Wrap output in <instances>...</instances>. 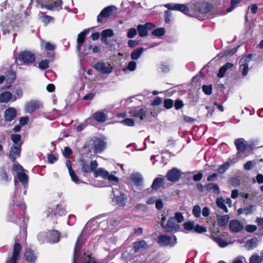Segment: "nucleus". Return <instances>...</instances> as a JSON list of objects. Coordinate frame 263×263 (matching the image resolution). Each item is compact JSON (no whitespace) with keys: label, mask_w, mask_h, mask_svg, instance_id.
Listing matches in <instances>:
<instances>
[{"label":"nucleus","mask_w":263,"mask_h":263,"mask_svg":"<svg viewBox=\"0 0 263 263\" xmlns=\"http://www.w3.org/2000/svg\"><path fill=\"white\" fill-rule=\"evenodd\" d=\"M137 33V30L135 28H130L128 30L127 36L128 38H133Z\"/></svg>","instance_id":"338daca9"},{"label":"nucleus","mask_w":263,"mask_h":263,"mask_svg":"<svg viewBox=\"0 0 263 263\" xmlns=\"http://www.w3.org/2000/svg\"><path fill=\"white\" fill-rule=\"evenodd\" d=\"M85 240V237L82 233L79 236L76 242L73 253V257L79 258L80 251L83 243Z\"/></svg>","instance_id":"dca6fc26"},{"label":"nucleus","mask_w":263,"mask_h":263,"mask_svg":"<svg viewBox=\"0 0 263 263\" xmlns=\"http://www.w3.org/2000/svg\"><path fill=\"white\" fill-rule=\"evenodd\" d=\"M37 238L39 241L41 243H44L46 241H47V232H41L37 235Z\"/></svg>","instance_id":"6e6d98bb"},{"label":"nucleus","mask_w":263,"mask_h":263,"mask_svg":"<svg viewBox=\"0 0 263 263\" xmlns=\"http://www.w3.org/2000/svg\"><path fill=\"white\" fill-rule=\"evenodd\" d=\"M116 173V172L113 171L111 174H108L107 179L111 182H118L119 181V178L115 176L114 174Z\"/></svg>","instance_id":"8fccbe9b"},{"label":"nucleus","mask_w":263,"mask_h":263,"mask_svg":"<svg viewBox=\"0 0 263 263\" xmlns=\"http://www.w3.org/2000/svg\"><path fill=\"white\" fill-rule=\"evenodd\" d=\"M229 227L230 230L234 233H238L243 228L242 224L237 220H232L230 221Z\"/></svg>","instance_id":"b1692460"},{"label":"nucleus","mask_w":263,"mask_h":263,"mask_svg":"<svg viewBox=\"0 0 263 263\" xmlns=\"http://www.w3.org/2000/svg\"><path fill=\"white\" fill-rule=\"evenodd\" d=\"M195 12L205 14L210 11V5L203 1H198L193 4L192 8Z\"/></svg>","instance_id":"6e6552de"},{"label":"nucleus","mask_w":263,"mask_h":263,"mask_svg":"<svg viewBox=\"0 0 263 263\" xmlns=\"http://www.w3.org/2000/svg\"><path fill=\"white\" fill-rule=\"evenodd\" d=\"M80 164L81 166L82 172L84 173H90L94 171L98 166V163L97 161L93 160L91 161L90 164L86 162V161L83 159H80L79 161Z\"/></svg>","instance_id":"1a4fd4ad"},{"label":"nucleus","mask_w":263,"mask_h":263,"mask_svg":"<svg viewBox=\"0 0 263 263\" xmlns=\"http://www.w3.org/2000/svg\"><path fill=\"white\" fill-rule=\"evenodd\" d=\"M16 78L15 73L12 70H9L7 71L6 76L5 77V80L8 86H7V88L10 86V85L12 83L14 82Z\"/></svg>","instance_id":"7c9ffc66"},{"label":"nucleus","mask_w":263,"mask_h":263,"mask_svg":"<svg viewBox=\"0 0 263 263\" xmlns=\"http://www.w3.org/2000/svg\"><path fill=\"white\" fill-rule=\"evenodd\" d=\"M158 242L161 246L173 247L177 243V238L175 235L170 236L166 234H161L158 237Z\"/></svg>","instance_id":"20e7f679"},{"label":"nucleus","mask_w":263,"mask_h":263,"mask_svg":"<svg viewBox=\"0 0 263 263\" xmlns=\"http://www.w3.org/2000/svg\"><path fill=\"white\" fill-rule=\"evenodd\" d=\"M173 101L170 99H165L164 101V106L166 109H170L173 106Z\"/></svg>","instance_id":"052dcab7"},{"label":"nucleus","mask_w":263,"mask_h":263,"mask_svg":"<svg viewBox=\"0 0 263 263\" xmlns=\"http://www.w3.org/2000/svg\"><path fill=\"white\" fill-rule=\"evenodd\" d=\"M18 181L17 180H15V191L14 193V196L13 197V199L12 200V203L10 205V210L11 211L9 213V220L15 222V220L13 219L11 216L12 215H14L17 213L16 209L19 207L22 209L23 212H24L26 210V205L25 203L22 201L21 198L18 197L20 202H18L17 196L18 195L19 193L21 192V190L19 189V186L18 185Z\"/></svg>","instance_id":"7ed1b4c3"},{"label":"nucleus","mask_w":263,"mask_h":263,"mask_svg":"<svg viewBox=\"0 0 263 263\" xmlns=\"http://www.w3.org/2000/svg\"><path fill=\"white\" fill-rule=\"evenodd\" d=\"M60 240V233L56 230L49 231L47 232V242L55 243Z\"/></svg>","instance_id":"f3484780"},{"label":"nucleus","mask_w":263,"mask_h":263,"mask_svg":"<svg viewBox=\"0 0 263 263\" xmlns=\"http://www.w3.org/2000/svg\"><path fill=\"white\" fill-rule=\"evenodd\" d=\"M24 256L27 263H35L37 257L31 249H27L25 252Z\"/></svg>","instance_id":"5701e85b"},{"label":"nucleus","mask_w":263,"mask_h":263,"mask_svg":"<svg viewBox=\"0 0 263 263\" xmlns=\"http://www.w3.org/2000/svg\"><path fill=\"white\" fill-rule=\"evenodd\" d=\"M261 258L257 255H253L250 258V263H261Z\"/></svg>","instance_id":"864d4df0"},{"label":"nucleus","mask_w":263,"mask_h":263,"mask_svg":"<svg viewBox=\"0 0 263 263\" xmlns=\"http://www.w3.org/2000/svg\"><path fill=\"white\" fill-rule=\"evenodd\" d=\"M94 68L98 71L103 74H108L112 72V68L110 66H106L103 62H98L94 66Z\"/></svg>","instance_id":"6ab92c4d"},{"label":"nucleus","mask_w":263,"mask_h":263,"mask_svg":"<svg viewBox=\"0 0 263 263\" xmlns=\"http://www.w3.org/2000/svg\"><path fill=\"white\" fill-rule=\"evenodd\" d=\"M147 243L144 240H141L139 241L135 242L133 244V247L135 252H138L141 249L146 248L147 247Z\"/></svg>","instance_id":"4c0bfd02"},{"label":"nucleus","mask_w":263,"mask_h":263,"mask_svg":"<svg viewBox=\"0 0 263 263\" xmlns=\"http://www.w3.org/2000/svg\"><path fill=\"white\" fill-rule=\"evenodd\" d=\"M251 59V55L249 54L243 57L239 61L240 69H242V75L243 77L247 76L249 70L248 62Z\"/></svg>","instance_id":"4468645a"},{"label":"nucleus","mask_w":263,"mask_h":263,"mask_svg":"<svg viewBox=\"0 0 263 263\" xmlns=\"http://www.w3.org/2000/svg\"><path fill=\"white\" fill-rule=\"evenodd\" d=\"M144 50V49L143 47H139L134 50L130 53L131 59L133 60H138L142 54Z\"/></svg>","instance_id":"c9c22d12"},{"label":"nucleus","mask_w":263,"mask_h":263,"mask_svg":"<svg viewBox=\"0 0 263 263\" xmlns=\"http://www.w3.org/2000/svg\"><path fill=\"white\" fill-rule=\"evenodd\" d=\"M152 34L156 36H161L165 33V30L162 28H159L154 29L152 31Z\"/></svg>","instance_id":"09e8293b"},{"label":"nucleus","mask_w":263,"mask_h":263,"mask_svg":"<svg viewBox=\"0 0 263 263\" xmlns=\"http://www.w3.org/2000/svg\"><path fill=\"white\" fill-rule=\"evenodd\" d=\"M93 151L95 153H101L106 147L107 143L103 137H96L92 143Z\"/></svg>","instance_id":"0eeeda50"},{"label":"nucleus","mask_w":263,"mask_h":263,"mask_svg":"<svg viewBox=\"0 0 263 263\" xmlns=\"http://www.w3.org/2000/svg\"><path fill=\"white\" fill-rule=\"evenodd\" d=\"M131 181L136 186L142 185L143 178L142 175L139 173H132L130 176Z\"/></svg>","instance_id":"cd10ccee"},{"label":"nucleus","mask_w":263,"mask_h":263,"mask_svg":"<svg viewBox=\"0 0 263 263\" xmlns=\"http://www.w3.org/2000/svg\"><path fill=\"white\" fill-rule=\"evenodd\" d=\"M89 32V29H85L78 35L77 49L79 52H81V47L85 41V36Z\"/></svg>","instance_id":"aec40b11"},{"label":"nucleus","mask_w":263,"mask_h":263,"mask_svg":"<svg viewBox=\"0 0 263 263\" xmlns=\"http://www.w3.org/2000/svg\"><path fill=\"white\" fill-rule=\"evenodd\" d=\"M230 167V162L227 161L220 165L216 170L219 174L224 173Z\"/></svg>","instance_id":"a18cd8bd"},{"label":"nucleus","mask_w":263,"mask_h":263,"mask_svg":"<svg viewBox=\"0 0 263 263\" xmlns=\"http://www.w3.org/2000/svg\"><path fill=\"white\" fill-rule=\"evenodd\" d=\"M21 138V135L20 134H12L11 135V139L14 143L13 145L21 147L23 144Z\"/></svg>","instance_id":"e433bc0d"},{"label":"nucleus","mask_w":263,"mask_h":263,"mask_svg":"<svg viewBox=\"0 0 263 263\" xmlns=\"http://www.w3.org/2000/svg\"><path fill=\"white\" fill-rule=\"evenodd\" d=\"M128 113L130 116L140 120H143L146 116V111L144 109L140 108L138 107L129 108Z\"/></svg>","instance_id":"9d476101"},{"label":"nucleus","mask_w":263,"mask_h":263,"mask_svg":"<svg viewBox=\"0 0 263 263\" xmlns=\"http://www.w3.org/2000/svg\"><path fill=\"white\" fill-rule=\"evenodd\" d=\"M84 258H83L82 263H101L100 262L96 261L94 258L89 255L86 256L85 254H84Z\"/></svg>","instance_id":"49530a36"},{"label":"nucleus","mask_w":263,"mask_h":263,"mask_svg":"<svg viewBox=\"0 0 263 263\" xmlns=\"http://www.w3.org/2000/svg\"><path fill=\"white\" fill-rule=\"evenodd\" d=\"M253 183H255L257 182L259 184H261L263 183V175L261 174H258L256 176V180L254 179H252Z\"/></svg>","instance_id":"774afa93"},{"label":"nucleus","mask_w":263,"mask_h":263,"mask_svg":"<svg viewBox=\"0 0 263 263\" xmlns=\"http://www.w3.org/2000/svg\"><path fill=\"white\" fill-rule=\"evenodd\" d=\"M23 222V224L20 226V234L15 238L12 255L8 257L5 263H17L20 258V252L21 249V246L20 242L26 239L27 237V223L25 218H24Z\"/></svg>","instance_id":"f257e3e1"},{"label":"nucleus","mask_w":263,"mask_h":263,"mask_svg":"<svg viewBox=\"0 0 263 263\" xmlns=\"http://www.w3.org/2000/svg\"><path fill=\"white\" fill-rule=\"evenodd\" d=\"M40 18L41 19L42 21L45 24H47L50 23L51 20L52 19V17L50 16L45 15L44 13H42V15L40 16Z\"/></svg>","instance_id":"13d9d810"},{"label":"nucleus","mask_w":263,"mask_h":263,"mask_svg":"<svg viewBox=\"0 0 263 263\" xmlns=\"http://www.w3.org/2000/svg\"><path fill=\"white\" fill-rule=\"evenodd\" d=\"M12 99V101H14L17 99L16 96L12 97V94L8 91H4L0 94V102L7 103Z\"/></svg>","instance_id":"a878e982"},{"label":"nucleus","mask_w":263,"mask_h":263,"mask_svg":"<svg viewBox=\"0 0 263 263\" xmlns=\"http://www.w3.org/2000/svg\"><path fill=\"white\" fill-rule=\"evenodd\" d=\"M204 187L208 191L213 190L214 194L218 195L220 194V189L218 185L216 183H209L205 185Z\"/></svg>","instance_id":"72a5a7b5"},{"label":"nucleus","mask_w":263,"mask_h":263,"mask_svg":"<svg viewBox=\"0 0 263 263\" xmlns=\"http://www.w3.org/2000/svg\"><path fill=\"white\" fill-rule=\"evenodd\" d=\"M17 112L15 108L9 107L5 111V118L7 121H11L16 117Z\"/></svg>","instance_id":"4be33fe9"},{"label":"nucleus","mask_w":263,"mask_h":263,"mask_svg":"<svg viewBox=\"0 0 263 263\" xmlns=\"http://www.w3.org/2000/svg\"><path fill=\"white\" fill-rule=\"evenodd\" d=\"M137 67V63L134 61H130L126 67V69L130 71H134Z\"/></svg>","instance_id":"4d7b16f0"},{"label":"nucleus","mask_w":263,"mask_h":263,"mask_svg":"<svg viewBox=\"0 0 263 263\" xmlns=\"http://www.w3.org/2000/svg\"><path fill=\"white\" fill-rule=\"evenodd\" d=\"M21 147V146L12 145L10 148L9 156L13 162H15L16 158L20 156Z\"/></svg>","instance_id":"412c9836"},{"label":"nucleus","mask_w":263,"mask_h":263,"mask_svg":"<svg viewBox=\"0 0 263 263\" xmlns=\"http://www.w3.org/2000/svg\"><path fill=\"white\" fill-rule=\"evenodd\" d=\"M137 31L138 32L139 36L141 37H144L146 36L148 32L143 25H138Z\"/></svg>","instance_id":"c03bdc74"},{"label":"nucleus","mask_w":263,"mask_h":263,"mask_svg":"<svg viewBox=\"0 0 263 263\" xmlns=\"http://www.w3.org/2000/svg\"><path fill=\"white\" fill-rule=\"evenodd\" d=\"M112 193L114 197L112 199L113 201L121 206H124L126 204L127 198L126 196L119 192L117 189H112Z\"/></svg>","instance_id":"9b49d317"},{"label":"nucleus","mask_w":263,"mask_h":263,"mask_svg":"<svg viewBox=\"0 0 263 263\" xmlns=\"http://www.w3.org/2000/svg\"><path fill=\"white\" fill-rule=\"evenodd\" d=\"M49 61L47 60H42L39 63V68L43 70L46 69L49 67Z\"/></svg>","instance_id":"5fc2aeb1"},{"label":"nucleus","mask_w":263,"mask_h":263,"mask_svg":"<svg viewBox=\"0 0 263 263\" xmlns=\"http://www.w3.org/2000/svg\"><path fill=\"white\" fill-rule=\"evenodd\" d=\"M163 182V178L159 177L156 178L154 180L151 187L153 190H158L161 187Z\"/></svg>","instance_id":"a19ab883"},{"label":"nucleus","mask_w":263,"mask_h":263,"mask_svg":"<svg viewBox=\"0 0 263 263\" xmlns=\"http://www.w3.org/2000/svg\"><path fill=\"white\" fill-rule=\"evenodd\" d=\"M213 240L221 248L226 247L229 244L227 241L220 237H213Z\"/></svg>","instance_id":"37998d69"},{"label":"nucleus","mask_w":263,"mask_h":263,"mask_svg":"<svg viewBox=\"0 0 263 263\" xmlns=\"http://www.w3.org/2000/svg\"><path fill=\"white\" fill-rule=\"evenodd\" d=\"M202 91L205 95H210L212 93V85H203L202 87Z\"/></svg>","instance_id":"603ef678"},{"label":"nucleus","mask_w":263,"mask_h":263,"mask_svg":"<svg viewBox=\"0 0 263 263\" xmlns=\"http://www.w3.org/2000/svg\"><path fill=\"white\" fill-rule=\"evenodd\" d=\"M174 219L177 221V222L181 223L184 220V217L181 213L176 212L175 214Z\"/></svg>","instance_id":"69168bd1"},{"label":"nucleus","mask_w":263,"mask_h":263,"mask_svg":"<svg viewBox=\"0 0 263 263\" xmlns=\"http://www.w3.org/2000/svg\"><path fill=\"white\" fill-rule=\"evenodd\" d=\"M37 1L41 3H45L44 7L48 10L59 11L62 8L61 0H37Z\"/></svg>","instance_id":"423d86ee"},{"label":"nucleus","mask_w":263,"mask_h":263,"mask_svg":"<svg viewBox=\"0 0 263 263\" xmlns=\"http://www.w3.org/2000/svg\"><path fill=\"white\" fill-rule=\"evenodd\" d=\"M257 241L256 238L248 240L246 243V247L248 250H252L257 246Z\"/></svg>","instance_id":"79ce46f5"},{"label":"nucleus","mask_w":263,"mask_h":263,"mask_svg":"<svg viewBox=\"0 0 263 263\" xmlns=\"http://www.w3.org/2000/svg\"><path fill=\"white\" fill-rule=\"evenodd\" d=\"M192 213L193 215L195 217H199L201 215V209L199 205H196L194 206L193 210H192Z\"/></svg>","instance_id":"3c124183"},{"label":"nucleus","mask_w":263,"mask_h":263,"mask_svg":"<svg viewBox=\"0 0 263 263\" xmlns=\"http://www.w3.org/2000/svg\"><path fill=\"white\" fill-rule=\"evenodd\" d=\"M166 177L168 181L171 182H176L181 177V172L177 168H173L168 171Z\"/></svg>","instance_id":"2eb2a0df"},{"label":"nucleus","mask_w":263,"mask_h":263,"mask_svg":"<svg viewBox=\"0 0 263 263\" xmlns=\"http://www.w3.org/2000/svg\"><path fill=\"white\" fill-rule=\"evenodd\" d=\"M12 168L17 173V175L24 172L22 166L19 164H14Z\"/></svg>","instance_id":"0e129e2a"},{"label":"nucleus","mask_w":263,"mask_h":263,"mask_svg":"<svg viewBox=\"0 0 263 263\" xmlns=\"http://www.w3.org/2000/svg\"><path fill=\"white\" fill-rule=\"evenodd\" d=\"M256 210V206L254 205H249L245 208L243 209V212L246 215H249L253 213Z\"/></svg>","instance_id":"de8ad7c7"},{"label":"nucleus","mask_w":263,"mask_h":263,"mask_svg":"<svg viewBox=\"0 0 263 263\" xmlns=\"http://www.w3.org/2000/svg\"><path fill=\"white\" fill-rule=\"evenodd\" d=\"M39 108V103L35 101H31L26 105L25 110L28 113H32Z\"/></svg>","instance_id":"c85d7f7f"},{"label":"nucleus","mask_w":263,"mask_h":263,"mask_svg":"<svg viewBox=\"0 0 263 263\" xmlns=\"http://www.w3.org/2000/svg\"><path fill=\"white\" fill-rule=\"evenodd\" d=\"M17 175L19 180L24 185V189H25L24 191V194H25L26 193V188L27 186V183L28 181V177L24 172L21 173H19Z\"/></svg>","instance_id":"f704fd0d"},{"label":"nucleus","mask_w":263,"mask_h":263,"mask_svg":"<svg viewBox=\"0 0 263 263\" xmlns=\"http://www.w3.org/2000/svg\"><path fill=\"white\" fill-rule=\"evenodd\" d=\"M194 231L197 233H202L203 232H205L206 231V229L205 227L203 226L197 224L194 228Z\"/></svg>","instance_id":"680f3d73"},{"label":"nucleus","mask_w":263,"mask_h":263,"mask_svg":"<svg viewBox=\"0 0 263 263\" xmlns=\"http://www.w3.org/2000/svg\"><path fill=\"white\" fill-rule=\"evenodd\" d=\"M179 228V226L175 222L174 218L171 217L168 218L164 230L165 232H170L177 230Z\"/></svg>","instance_id":"a211bd4d"},{"label":"nucleus","mask_w":263,"mask_h":263,"mask_svg":"<svg viewBox=\"0 0 263 263\" xmlns=\"http://www.w3.org/2000/svg\"><path fill=\"white\" fill-rule=\"evenodd\" d=\"M102 216L99 215L96 216L95 218L89 220L84 227L83 231L88 230L90 231L92 227L96 226L102 230H106L107 229H111V227L115 225L116 221L114 218H110L107 220H103L100 222L96 221V220L101 217Z\"/></svg>","instance_id":"f03ea898"},{"label":"nucleus","mask_w":263,"mask_h":263,"mask_svg":"<svg viewBox=\"0 0 263 263\" xmlns=\"http://www.w3.org/2000/svg\"><path fill=\"white\" fill-rule=\"evenodd\" d=\"M183 226L186 230H194V223L193 222L187 221L183 224Z\"/></svg>","instance_id":"e2e57ef3"},{"label":"nucleus","mask_w":263,"mask_h":263,"mask_svg":"<svg viewBox=\"0 0 263 263\" xmlns=\"http://www.w3.org/2000/svg\"><path fill=\"white\" fill-rule=\"evenodd\" d=\"M116 7L114 6H109L104 8L97 16V22L102 23L103 18H107L112 14Z\"/></svg>","instance_id":"f8f14e48"},{"label":"nucleus","mask_w":263,"mask_h":263,"mask_svg":"<svg viewBox=\"0 0 263 263\" xmlns=\"http://www.w3.org/2000/svg\"><path fill=\"white\" fill-rule=\"evenodd\" d=\"M114 35V31L111 29H106L103 30L101 33V40L106 45L108 44L107 37H111Z\"/></svg>","instance_id":"bb28decb"},{"label":"nucleus","mask_w":263,"mask_h":263,"mask_svg":"<svg viewBox=\"0 0 263 263\" xmlns=\"http://www.w3.org/2000/svg\"><path fill=\"white\" fill-rule=\"evenodd\" d=\"M216 203L218 208L222 209L226 213H228V209L225 205L224 200L222 197H218L216 199Z\"/></svg>","instance_id":"58836bf2"},{"label":"nucleus","mask_w":263,"mask_h":263,"mask_svg":"<svg viewBox=\"0 0 263 263\" xmlns=\"http://www.w3.org/2000/svg\"><path fill=\"white\" fill-rule=\"evenodd\" d=\"M52 210L51 212V214H47V216L50 217L51 216V218H53V217H55L57 215H59V216H63L66 214V211L64 209L63 207L61 205L58 204L56 206L55 209L53 211V213L52 214Z\"/></svg>","instance_id":"c756f323"},{"label":"nucleus","mask_w":263,"mask_h":263,"mask_svg":"<svg viewBox=\"0 0 263 263\" xmlns=\"http://www.w3.org/2000/svg\"><path fill=\"white\" fill-rule=\"evenodd\" d=\"M235 145L237 150V154L243 153L246 149V141L243 138H238L235 140Z\"/></svg>","instance_id":"393cba45"},{"label":"nucleus","mask_w":263,"mask_h":263,"mask_svg":"<svg viewBox=\"0 0 263 263\" xmlns=\"http://www.w3.org/2000/svg\"><path fill=\"white\" fill-rule=\"evenodd\" d=\"M108 174L109 172L103 168H99L97 170H95L93 176L96 178L98 177H101L102 178L106 180Z\"/></svg>","instance_id":"2f4dec72"},{"label":"nucleus","mask_w":263,"mask_h":263,"mask_svg":"<svg viewBox=\"0 0 263 263\" xmlns=\"http://www.w3.org/2000/svg\"><path fill=\"white\" fill-rule=\"evenodd\" d=\"M229 220V216L228 215L217 216V221L220 226H226Z\"/></svg>","instance_id":"ea45409f"},{"label":"nucleus","mask_w":263,"mask_h":263,"mask_svg":"<svg viewBox=\"0 0 263 263\" xmlns=\"http://www.w3.org/2000/svg\"><path fill=\"white\" fill-rule=\"evenodd\" d=\"M92 117L96 121L99 122H103L105 121L106 119V116L105 113L101 111H99L95 112L92 115Z\"/></svg>","instance_id":"473e14b6"},{"label":"nucleus","mask_w":263,"mask_h":263,"mask_svg":"<svg viewBox=\"0 0 263 263\" xmlns=\"http://www.w3.org/2000/svg\"><path fill=\"white\" fill-rule=\"evenodd\" d=\"M165 7L170 10L180 11L186 15H188L189 9L185 4L169 3L165 5Z\"/></svg>","instance_id":"ddd939ff"},{"label":"nucleus","mask_w":263,"mask_h":263,"mask_svg":"<svg viewBox=\"0 0 263 263\" xmlns=\"http://www.w3.org/2000/svg\"><path fill=\"white\" fill-rule=\"evenodd\" d=\"M17 59L24 64H30L35 60V56L31 51L25 50L19 53Z\"/></svg>","instance_id":"39448f33"},{"label":"nucleus","mask_w":263,"mask_h":263,"mask_svg":"<svg viewBox=\"0 0 263 263\" xmlns=\"http://www.w3.org/2000/svg\"><path fill=\"white\" fill-rule=\"evenodd\" d=\"M121 123L125 125L129 126H133L135 125L134 120L130 118H126L124 120L121 121Z\"/></svg>","instance_id":"bf43d9fd"}]
</instances>
